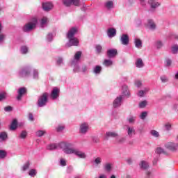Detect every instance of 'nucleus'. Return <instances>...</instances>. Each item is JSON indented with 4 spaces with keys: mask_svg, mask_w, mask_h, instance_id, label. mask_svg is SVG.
Instances as JSON below:
<instances>
[{
    "mask_svg": "<svg viewBox=\"0 0 178 178\" xmlns=\"http://www.w3.org/2000/svg\"><path fill=\"white\" fill-rule=\"evenodd\" d=\"M147 105H148V102L147 100H143L139 103L138 106L139 108H145Z\"/></svg>",
    "mask_w": 178,
    "mask_h": 178,
    "instance_id": "40",
    "label": "nucleus"
},
{
    "mask_svg": "<svg viewBox=\"0 0 178 178\" xmlns=\"http://www.w3.org/2000/svg\"><path fill=\"white\" fill-rule=\"evenodd\" d=\"M53 38H54V35H52V33H49L47 36V40L49 42H51V41H52Z\"/></svg>",
    "mask_w": 178,
    "mask_h": 178,
    "instance_id": "54",
    "label": "nucleus"
},
{
    "mask_svg": "<svg viewBox=\"0 0 178 178\" xmlns=\"http://www.w3.org/2000/svg\"><path fill=\"white\" fill-rule=\"evenodd\" d=\"M26 88H21L18 90V95L17 97V101H20L22 99V97H23L24 94H26Z\"/></svg>",
    "mask_w": 178,
    "mask_h": 178,
    "instance_id": "19",
    "label": "nucleus"
},
{
    "mask_svg": "<svg viewBox=\"0 0 178 178\" xmlns=\"http://www.w3.org/2000/svg\"><path fill=\"white\" fill-rule=\"evenodd\" d=\"M79 133L80 134H87L88 133V131L90 130V124L88 122H81L79 124Z\"/></svg>",
    "mask_w": 178,
    "mask_h": 178,
    "instance_id": "6",
    "label": "nucleus"
},
{
    "mask_svg": "<svg viewBox=\"0 0 178 178\" xmlns=\"http://www.w3.org/2000/svg\"><path fill=\"white\" fill-rule=\"evenodd\" d=\"M29 120H31V122H33V121L34 120V116L33 115L32 113H29Z\"/></svg>",
    "mask_w": 178,
    "mask_h": 178,
    "instance_id": "64",
    "label": "nucleus"
},
{
    "mask_svg": "<svg viewBox=\"0 0 178 178\" xmlns=\"http://www.w3.org/2000/svg\"><path fill=\"white\" fill-rule=\"evenodd\" d=\"M26 137H27V132L25 131H23L22 132H21L19 135V138L24 139L26 138Z\"/></svg>",
    "mask_w": 178,
    "mask_h": 178,
    "instance_id": "52",
    "label": "nucleus"
},
{
    "mask_svg": "<svg viewBox=\"0 0 178 178\" xmlns=\"http://www.w3.org/2000/svg\"><path fill=\"white\" fill-rule=\"evenodd\" d=\"M122 92L124 97H127V98H130V90H129V87H127V86L126 85L122 86Z\"/></svg>",
    "mask_w": 178,
    "mask_h": 178,
    "instance_id": "15",
    "label": "nucleus"
},
{
    "mask_svg": "<svg viewBox=\"0 0 178 178\" xmlns=\"http://www.w3.org/2000/svg\"><path fill=\"white\" fill-rule=\"evenodd\" d=\"M3 40H5V35L1 34L0 35V44L3 42Z\"/></svg>",
    "mask_w": 178,
    "mask_h": 178,
    "instance_id": "63",
    "label": "nucleus"
},
{
    "mask_svg": "<svg viewBox=\"0 0 178 178\" xmlns=\"http://www.w3.org/2000/svg\"><path fill=\"white\" fill-rule=\"evenodd\" d=\"M135 86L136 87H137L138 88H140V87H141L143 86V83H141L140 81H135Z\"/></svg>",
    "mask_w": 178,
    "mask_h": 178,
    "instance_id": "57",
    "label": "nucleus"
},
{
    "mask_svg": "<svg viewBox=\"0 0 178 178\" xmlns=\"http://www.w3.org/2000/svg\"><path fill=\"white\" fill-rule=\"evenodd\" d=\"M92 143H95V144L99 143V138L97 136L92 137Z\"/></svg>",
    "mask_w": 178,
    "mask_h": 178,
    "instance_id": "61",
    "label": "nucleus"
},
{
    "mask_svg": "<svg viewBox=\"0 0 178 178\" xmlns=\"http://www.w3.org/2000/svg\"><path fill=\"white\" fill-rule=\"evenodd\" d=\"M59 97V89L58 88H54L51 91V98L52 99H56Z\"/></svg>",
    "mask_w": 178,
    "mask_h": 178,
    "instance_id": "21",
    "label": "nucleus"
},
{
    "mask_svg": "<svg viewBox=\"0 0 178 178\" xmlns=\"http://www.w3.org/2000/svg\"><path fill=\"white\" fill-rule=\"evenodd\" d=\"M77 33V28L73 27L67 33V38L69 40L66 44V47L70 48V47H78L79 44V39L74 38V34Z\"/></svg>",
    "mask_w": 178,
    "mask_h": 178,
    "instance_id": "2",
    "label": "nucleus"
},
{
    "mask_svg": "<svg viewBox=\"0 0 178 178\" xmlns=\"http://www.w3.org/2000/svg\"><path fill=\"white\" fill-rule=\"evenodd\" d=\"M113 168V164H112V163H106L104 164V169L105 172H107L108 173L112 172Z\"/></svg>",
    "mask_w": 178,
    "mask_h": 178,
    "instance_id": "16",
    "label": "nucleus"
},
{
    "mask_svg": "<svg viewBox=\"0 0 178 178\" xmlns=\"http://www.w3.org/2000/svg\"><path fill=\"white\" fill-rule=\"evenodd\" d=\"M45 133H46V131L44 130H39L35 132V136L37 137H42V136H44V134H45Z\"/></svg>",
    "mask_w": 178,
    "mask_h": 178,
    "instance_id": "41",
    "label": "nucleus"
},
{
    "mask_svg": "<svg viewBox=\"0 0 178 178\" xmlns=\"http://www.w3.org/2000/svg\"><path fill=\"white\" fill-rule=\"evenodd\" d=\"M107 34H108V36L109 37V38H112L115 37V35H116V29H115L113 28L108 29Z\"/></svg>",
    "mask_w": 178,
    "mask_h": 178,
    "instance_id": "23",
    "label": "nucleus"
},
{
    "mask_svg": "<svg viewBox=\"0 0 178 178\" xmlns=\"http://www.w3.org/2000/svg\"><path fill=\"white\" fill-rule=\"evenodd\" d=\"M156 47L158 49H161L162 47H163V43L161 40H158L156 42Z\"/></svg>",
    "mask_w": 178,
    "mask_h": 178,
    "instance_id": "46",
    "label": "nucleus"
},
{
    "mask_svg": "<svg viewBox=\"0 0 178 178\" xmlns=\"http://www.w3.org/2000/svg\"><path fill=\"white\" fill-rule=\"evenodd\" d=\"M107 55L108 58H115L118 55V50L115 49H111L108 50Z\"/></svg>",
    "mask_w": 178,
    "mask_h": 178,
    "instance_id": "17",
    "label": "nucleus"
},
{
    "mask_svg": "<svg viewBox=\"0 0 178 178\" xmlns=\"http://www.w3.org/2000/svg\"><path fill=\"white\" fill-rule=\"evenodd\" d=\"M30 168V161H26L21 168L22 172H26Z\"/></svg>",
    "mask_w": 178,
    "mask_h": 178,
    "instance_id": "30",
    "label": "nucleus"
},
{
    "mask_svg": "<svg viewBox=\"0 0 178 178\" xmlns=\"http://www.w3.org/2000/svg\"><path fill=\"white\" fill-rule=\"evenodd\" d=\"M151 134L153 137H159V132L156 131V130H152Z\"/></svg>",
    "mask_w": 178,
    "mask_h": 178,
    "instance_id": "53",
    "label": "nucleus"
},
{
    "mask_svg": "<svg viewBox=\"0 0 178 178\" xmlns=\"http://www.w3.org/2000/svg\"><path fill=\"white\" fill-rule=\"evenodd\" d=\"M126 132L128 137H133V136H136V129L133 126L127 125L126 126Z\"/></svg>",
    "mask_w": 178,
    "mask_h": 178,
    "instance_id": "10",
    "label": "nucleus"
},
{
    "mask_svg": "<svg viewBox=\"0 0 178 178\" xmlns=\"http://www.w3.org/2000/svg\"><path fill=\"white\" fill-rule=\"evenodd\" d=\"M96 51L97 54H101V51H102V46L99 44L96 45Z\"/></svg>",
    "mask_w": 178,
    "mask_h": 178,
    "instance_id": "55",
    "label": "nucleus"
},
{
    "mask_svg": "<svg viewBox=\"0 0 178 178\" xmlns=\"http://www.w3.org/2000/svg\"><path fill=\"white\" fill-rule=\"evenodd\" d=\"M101 72H102V67L99 65H97L93 68V73L95 74H100Z\"/></svg>",
    "mask_w": 178,
    "mask_h": 178,
    "instance_id": "27",
    "label": "nucleus"
},
{
    "mask_svg": "<svg viewBox=\"0 0 178 178\" xmlns=\"http://www.w3.org/2000/svg\"><path fill=\"white\" fill-rule=\"evenodd\" d=\"M27 52H29V47H27V46H22L21 47V53L26 54Z\"/></svg>",
    "mask_w": 178,
    "mask_h": 178,
    "instance_id": "43",
    "label": "nucleus"
},
{
    "mask_svg": "<svg viewBox=\"0 0 178 178\" xmlns=\"http://www.w3.org/2000/svg\"><path fill=\"white\" fill-rule=\"evenodd\" d=\"M49 22V19L47 17H43L41 19V23H48Z\"/></svg>",
    "mask_w": 178,
    "mask_h": 178,
    "instance_id": "58",
    "label": "nucleus"
},
{
    "mask_svg": "<svg viewBox=\"0 0 178 178\" xmlns=\"http://www.w3.org/2000/svg\"><path fill=\"white\" fill-rule=\"evenodd\" d=\"M13 108L10 106H8L4 108L5 112H12Z\"/></svg>",
    "mask_w": 178,
    "mask_h": 178,
    "instance_id": "59",
    "label": "nucleus"
},
{
    "mask_svg": "<svg viewBox=\"0 0 178 178\" xmlns=\"http://www.w3.org/2000/svg\"><path fill=\"white\" fill-rule=\"evenodd\" d=\"M29 175L31 176V177H35V176H37V170L31 169L29 172Z\"/></svg>",
    "mask_w": 178,
    "mask_h": 178,
    "instance_id": "38",
    "label": "nucleus"
},
{
    "mask_svg": "<svg viewBox=\"0 0 178 178\" xmlns=\"http://www.w3.org/2000/svg\"><path fill=\"white\" fill-rule=\"evenodd\" d=\"M47 148V149H49V151H54V149H56V148H58V144L52 143V144L48 145Z\"/></svg>",
    "mask_w": 178,
    "mask_h": 178,
    "instance_id": "32",
    "label": "nucleus"
},
{
    "mask_svg": "<svg viewBox=\"0 0 178 178\" xmlns=\"http://www.w3.org/2000/svg\"><path fill=\"white\" fill-rule=\"evenodd\" d=\"M118 136H119V134H118V133H116V132L108 131V132L106 133L104 140H109V138H111V137L112 138H116V137H118Z\"/></svg>",
    "mask_w": 178,
    "mask_h": 178,
    "instance_id": "14",
    "label": "nucleus"
},
{
    "mask_svg": "<svg viewBox=\"0 0 178 178\" xmlns=\"http://www.w3.org/2000/svg\"><path fill=\"white\" fill-rule=\"evenodd\" d=\"M31 70H33V68L31 66H26L22 67L18 72V74L19 77H30L31 75Z\"/></svg>",
    "mask_w": 178,
    "mask_h": 178,
    "instance_id": "4",
    "label": "nucleus"
},
{
    "mask_svg": "<svg viewBox=\"0 0 178 178\" xmlns=\"http://www.w3.org/2000/svg\"><path fill=\"white\" fill-rule=\"evenodd\" d=\"M135 65L138 69H141L144 67V61L141 58H138L135 63Z\"/></svg>",
    "mask_w": 178,
    "mask_h": 178,
    "instance_id": "22",
    "label": "nucleus"
},
{
    "mask_svg": "<svg viewBox=\"0 0 178 178\" xmlns=\"http://www.w3.org/2000/svg\"><path fill=\"white\" fill-rule=\"evenodd\" d=\"M63 63V59L62 58H58L57 59V65H60Z\"/></svg>",
    "mask_w": 178,
    "mask_h": 178,
    "instance_id": "62",
    "label": "nucleus"
},
{
    "mask_svg": "<svg viewBox=\"0 0 178 178\" xmlns=\"http://www.w3.org/2000/svg\"><path fill=\"white\" fill-rule=\"evenodd\" d=\"M165 148L169 149V151H172V152H176V151H178V144L173 142H168L165 144Z\"/></svg>",
    "mask_w": 178,
    "mask_h": 178,
    "instance_id": "7",
    "label": "nucleus"
},
{
    "mask_svg": "<svg viewBox=\"0 0 178 178\" xmlns=\"http://www.w3.org/2000/svg\"><path fill=\"white\" fill-rule=\"evenodd\" d=\"M32 76L34 80H38L40 79V73L37 70H33Z\"/></svg>",
    "mask_w": 178,
    "mask_h": 178,
    "instance_id": "31",
    "label": "nucleus"
},
{
    "mask_svg": "<svg viewBox=\"0 0 178 178\" xmlns=\"http://www.w3.org/2000/svg\"><path fill=\"white\" fill-rule=\"evenodd\" d=\"M92 163L95 168H98L101 166V163H102V157H94L92 161Z\"/></svg>",
    "mask_w": 178,
    "mask_h": 178,
    "instance_id": "13",
    "label": "nucleus"
},
{
    "mask_svg": "<svg viewBox=\"0 0 178 178\" xmlns=\"http://www.w3.org/2000/svg\"><path fill=\"white\" fill-rule=\"evenodd\" d=\"M105 8L106 9H113V1H108L104 3Z\"/></svg>",
    "mask_w": 178,
    "mask_h": 178,
    "instance_id": "28",
    "label": "nucleus"
},
{
    "mask_svg": "<svg viewBox=\"0 0 178 178\" xmlns=\"http://www.w3.org/2000/svg\"><path fill=\"white\" fill-rule=\"evenodd\" d=\"M8 140V134L6 132H0V141Z\"/></svg>",
    "mask_w": 178,
    "mask_h": 178,
    "instance_id": "29",
    "label": "nucleus"
},
{
    "mask_svg": "<svg viewBox=\"0 0 178 178\" xmlns=\"http://www.w3.org/2000/svg\"><path fill=\"white\" fill-rule=\"evenodd\" d=\"M47 102H48V93H43L38 100V106L39 108H42L47 105Z\"/></svg>",
    "mask_w": 178,
    "mask_h": 178,
    "instance_id": "5",
    "label": "nucleus"
},
{
    "mask_svg": "<svg viewBox=\"0 0 178 178\" xmlns=\"http://www.w3.org/2000/svg\"><path fill=\"white\" fill-rule=\"evenodd\" d=\"M16 129H17V120H13L10 126V129L16 130Z\"/></svg>",
    "mask_w": 178,
    "mask_h": 178,
    "instance_id": "33",
    "label": "nucleus"
},
{
    "mask_svg": "<svg viewBox=\"0 0 178 178\" xmlns=\"http://www.w3.org/2000/svg\"><path fill=\"white\" fill-rule=\"evenodd\" d=\"M38 26L40 27V29H44L47 27V23H39V24H35V23H29L26 24L24 25L23 28V31L25 33H29V31H31V30H34Z\"/></svg>",
    "mask_w": 178,
    "mask_h": 178,
    "instance_id": "3",
    "label": "nucleus"
},
{
    "mask_svg": "<svg viewBox=\"0 0 178 178\" xmlns=\"http://www.w3.org/2000/svg\"><path fill=\"white\" fill-rule=\"evenodd\" d=\"M148 3L149 5H150L152 9H156V8L161 6V3L155 1L154 0L149 1Z\"/></svg>",
    "mask_w": 178,
    "mask_h": 178,
    "instance_id": "18",
    "label": "nucleus"
},
{
    "mask_svg": "<svg viewBox=\"0 0 178 178\" xmlns=\"http://www.w3.org/2000/svg\"><path fill=\"white\" fill-rule=\"evenodd\" d=\"M156 154H166V152H165V150L163 149H162V147H158L156 149Z\"/></svg>",
    "mask_w": 178,
    "mask_h": 178,
    "instance_id": "48",
    "label": "nucleus"
},
{
    "mask_svg": "<svg viewBox=\"0 0 178 178\" xmlns=\"http://www.w3.org/2000/svg\"><path fill=\"white\" fill-rule=\"evenodd\" d=\"M6 157V152L5 150H0V159H3Z\"/></svg>",
    "mask_w": 178,
    "mask_h": 178,
    "instance_id": "49",
    "label": "nucleus"
},
{
    "mask_svg": "<svg viewBox=\"0 0 178 178\" xmlns=\"http://www.w3.org/2000/svg\"><path fill=\"white\" fill-rule=\"evenodd\" d=\"M145 27L148 30H151L152 31H154L156 29V24L155 23H147L145 24Z\"/></svg>",
    "mask_w": 178,
    "mask_h": 178,
    "instance_id": "25",
    "label": "nucleus"
},
{
    "mask_svg": "<svg viewBox=\"0 0 178 178\" xmlns=\"http://www.w3.org/2000/svg\"><path fill=\"white\" fill-rule=\"evenodd\" d=\"M60 166H66V159L61 158L60 159Z\"/></svg>",
    "mask_w": 178,
    "mask_h": 178,
    "instance_id": "51",
    "label": "nucleus"
},
{
    "mask_svg": "<svg viewBox=\"0 0 178 178\" xmlns=\"http://www.w3.org/2000/svg\"><path fill=\"white\" fill-rule=\"evenodd\" d=\"M139 166L140 169H143V170H147V169L149 168V164L146 161H141L139 163Z\"/></svg>",
    "mask_w": 178,
    "mask_h": 178,
    "instance_id": "20",
    "label": "nucleus"
},
{
    "mask_svg": "<svg viewBox=\"0 0 178 178\" xmlns=\"http://www.w3.org/2000/svg\"><path fill=\"white\" fill-rule=\"evenodd\" d=\"M134 42L135 44L136 48H138L139 49L143 48V42L141 41V40L138 38H135Z\"/></svg>",
    "mask_w": 178,
    "mask_h": 178,
    "instance_id": "24",
    "label": "nucleus"
},
{
    "mask_svg": "<svg viewBox=\"0 0 178 178\" xmlns=\"http://www.w3.org/2000/svg\"><path fill=\"white\" fill-rule=\"evenodd\" d=\"M123 101V95H118L113 102V108H120L122 106V102Z\"/></svg>",
    "mask_w": 178,
    "mask_h": 178,
    "instance_id": "8",
    "label": "nucleus"
},
{
    "mask_svg": "<svg viewBox=\"0 0 178 178\" xmlns=\"http://www.w3.org/2000/svg\"><path fill=\"white\" fill-rule=\"evenodd\" d=\"M137 119L136 116L131 115L127 118V120L130 124H134L136 123V120Z\"/></svg>",
    "mask_w": 178,
    "mask_h": 178,
    "instance_id": "34",
    "label": "nucleus"
},
{
    "mask_svg": "<svg viewBox=\"0 0 178 178\" xmlns=\"http://www.w3.org/2000/svg\"><path fill=\"white\" fill-rule=\"evenodd\" d=\"M42 7L45 12H49L54 8V4L51 2H45L42 4Z\"/></svg>",
    "mask_w": 178,
    "mask_h": 178,
    "instance_id": "12",
    "label": "nucleus"
},
{
    "mask_svg": "<svg viewBox=\"0 0 178 178\" xmlns=\"http://www.w3.org/2000/svg\"><path fill=\"white\" fill-rule=\"evenodd\" d=\"M60 147L66 155L74 154L81 159H86L87 154L85 152L80 151L79 149L73 147L72 143L62 142L59 144Z\"/></svg>",
    "mask_w": 178,
    "mask_h": 178,
    "instance_id": "1",
    "label": "nucleus"
},
{
    "mask_svg": "<svg viewBox=\"0 0 178 178\" xmlns=\"http://www.w3.org/2000/svg\"><path fill=\"white\" fill-rule=\"evenodd\" d=\"M120 41L122 45H129V42H130L129 35L122 34L120 38Z\"/></svg>",
    "mask_w": 178,
    "mask_h": 178,
    "instance_id": "11",
    "label": "nucleus"
},
{
    "mask_svg": "<svg viewBox=\"0 0 178 178\" xmlns=\"http://www.w3.org/2000/svg\"><path fill=\"white\" fill-rule=\"evenodd\" d=\"M164 127L167 131H170V130H172V124H170V123H166L164 125Z\"/></svg>",
    "mask_w": 178,
    "mask_h": 178,
    "instance_id": "50",
    "label": "nucleus"
},
{
    "mask_svg": "<svg viewBox=\"0 0 178 178\" xmlns=\"http://www.w3.org/2000/svg\"><path fill=\"white\" fill-rule=\"evenodd\" d=\"M81 58V51H76L74 56V60H76V62H79Z\"/></svg>",
    "mask_w": 178,
    "mask_h": 178,
    "instance_id": "36",
    "label": "nucleus"
},
{
    "mask_svg": "<svg viewBox=\"0 0 178 178\" xmlns=\"http://www.w3.org/2000/svg\"><path fill=\"white\" fill-rule=\"evenodd\" d=\"M64 129H65V126H63V125H59V126L56 128V131H58V132L63 131Z\"/></svg>",
    "mask_w": 178,
    "mask_h": 178,
    "instance_id": "56",
    "label": "nucleus"
},
{
    "mask_svg": "<svg viewBox=\"0 0 178 178\" xmlns=\"http://www.w3.org/2000/svg\"><path fill=\"white\" fill-rule=\"evenodd\" d=\"M126 137H120V138H117L115 139L116 143H118L119 144H124L126 143Z\"/></svg>",
    "mask_w": 178,
    "mask_h": 178,
    "instance_id": "37",
    "label": "nucleus"
},
{
    "mask_svg": "<svg viewBox=\"0 0 178 178\" xmlns=\"http://www.w3.org/2000/svg\"><path fill=\"white\" fill-rule=\"evenodd\" d=\"M63 3L65 6H70L72 3L74 6H80V0H63Z\"/></svg>",
    "mask_w": 178,
    "mask_h": 178,
    "instance_id": "9",
    "label": "nucleus"
},
{
    "mask_svg": "<svg viewBox=\"0 0 178 178\" xmlns=\"http://www.w3.org/2000/svg\"><path fill=\"white\" fill-rule=\"evenodd\" d=\"M165 66H167V67H169L172 66V60L170 58H167L165 60Z\"/></svg>",
    "mask_w": 178,
    "mask_h": 178,
    "instance_id": "45",
    "label": "nucleus"
},
{
    "mask_svg": "<svg viewBox=\"0 0 178 178\" xmlns=\"http://www.w3.org/2000/svg\"><path fill=\"white\" fill-rule=\"evenodd\" d=\"M113 62L111 60H104L103 64L104 65V66H112L113 65Z\"/></svg>",
    "mask_w": 178,
    "mask_h": 178,
    "instance_id": "44",
    "label": "nucleus"
},
{
    "mask_svg": "<svg viewBox=\"0 0 178 178\" xmlns=\"http://www.w3.org/2000/svg\"><path fill=\"white\" fill-rule=\"evenodd\" d=\"M38 19H37V17H33L31 19V22L29 23H38Z\"/></svg>",
    "mask_w": 178,
    "mask_h": 178,
    "instance_id": "60",
    "label": "nucleus"
},
{
    "mask_svg": "<svg viewBox=\"0 0 178 178\" xmlns=\"http://www.w3.org/2000/svg\"><path fill=\"white\" fill-rule=\"evenodd\" d=\"M149 91V89L148 88H145L143 90H139L137 93L138 97H143L147 92Z\"/></svg>",
    "mask_w": 178,
    "mask_h": 178,
    "instance_id": "26",
    "label": "nucleus"
},
{
    "mask_svg": "<svg viewBox=\"0 0 178 178\" xmlns=\"http://www.w3.org/2000/svg\"><path fill=\"white\" fill-rule=\"evenodd\" d=\"M172 52L174 54H177V52H178V45L177 44H175L172 47Z\"/></svg>",
    "mask_w": 178,
    "mask_h": 178,
    "instance_id": "47",
    "label": "nucleus"
},
{
    "mask_svg": "<svg viewBox=\"0 0 178 178\" xmlns=\"http://www.w3.org/2000/svg\"><path fill=\"white\" fill-rule=\"evenodd\" d=\"M160 80L161 81V83H163V84H165V83H168L169 82V78H168V76L163 75L160 77Z\"/></svg>",
    "mask_w": 178,
    "mask_h": 178,
    "instance_id": "39",
    "label": "nucleus"
},
{
    "mask_svg": "<svg viewBox=\"0 0 178 178\" xmlns=\"http://www.w3.org/2000/svg\"><path fill=\"white\" fill-rule=\"evenodd\" d=\"M147 116H148V113L147 111H143L140 115V119H141L142 120H145Z\"/></svg>",
    "mask_w": 178,
    "mask_h": 178,
    "instance_id": "42",
    "label": "nucleus"
},
{
    "mask_svg": "<svg viewBox=\"0 0 178 178\" xmlns=\"http://www.w3.org/2000/svg\"><path fill=\"white\" fill-rule=\"evenodd\" d=\"M7 97H8V93H6V92H0V102H2V101H5Z\"/></svg>",
    "mask_w": 178,
    "mask_h": 178,
    "instance_id": "35",
    "label": "nucleus"
}]
</instances>
